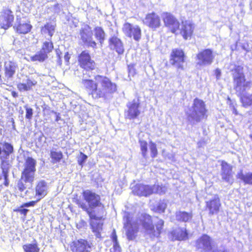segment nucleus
Wrapping results in <instances>:
<instances>
[{
	"label": "nucleus",
	"instance_id": "nucleus-1",
	"mask_svg": "<svg viewBox=\"0 0 252 252\" xmlns=\"http://www.w3.org/2000/svg\"><path fill=\"white\" fill-rule=\"evenodd\" d=\"M81 194L83 200L87 203L88 205L77 195L74 197L73 202L79 208L86 212L89 217V223L92 232L96 237L101 238L104 218L103 216L97 215L99 210L96 209L99 208L103 211L104 208L100 196L90 189L83 190Z\"/></svg>",
	"mask_w": 252,
	"mask_h": 252
},
{
	"label": "nucleus",
	"instance_id": "nucleus-2",
	"mask_svg": "<svg viewBox=\"0 0 252 252\" xmlns=\"http://www.w3.org/2000/svg\"><path fill=\"white\" fill-rule=\"evenodd\" d=\"M82 83L88 95L94 100H106L117 90V84L109 77L103 75L96 74L94 79H83Z\"/></svg>",
	"mask_w": 252,
	"mask_h": 252
},
{
	"label": "nucleus",
	"instance_id": "nucleus-3",
	"mask_svg": "<svg viewBox=\"0 0 252 252\" xmlns=\"http://www.w3.org/2000/svg\"><path fill=\"white\" fill-rule=\"evenodd\" d=\"M164 26L168 31L175 35L178 34L184 40H190L194 35L195 24L189 20L183 21L180 24L179 20L171 13L163 12L162 15Z\"/></svg>",
	"mask_w": 252,
	"mask_h": 252
},
{
	"label": "nucleus",
	"instance_id": "nucleus-4",
	"mask_svg": "<svg viewBox=\"0 0 252 252\" xmlns=\"http://www.w3.org/2000/svg\"><path fill=\"white\" fill-rule=\"evenodd\" d=\"M157 220L153 222L152 217L144 214L139 221L145 232L152 239L159 238L164 231V221L157 217Z\"/></svg>",
	"mask_w": 252,
	"mask_h": 252
},
{
	"label": "nucleus",
	"instance_id": "nucleus-5",
	"mask_svg": "<svg viewBox=\"0 0 252 252\" xmlns=\"http://www.w3.org/2000/svg\"><path fill=\"white\" fill-rule=\"evenodd\" d=\"M36 160L32 157H28L26 159L20 179L18 181L17 187L18 190L22 192L27 187L28 184L32 186L36 172Z\"/></svg>",
	"mask_w": 252,
	"mask_h": 252
},
{
	"label": "nucleus",
	"instance_id": "nucleus-6",
	"mask_svg": "<svg viewBox=\"0 0 252 252\" xmlns=\"http://www.w3.org/2000/svg\"><path fill=\"white\" fill-rule=\"evenodd\" d=\"M234 89L238 94L246 93L252 86V81L248 80L244 72V67L241 65H235L231 70Z\"/></svg>",
	"mask_w": 252,
	"mask_h": 252
},
{
	"label": "nucleus",
	"instance_id": "nucleus-7",
	"mask_svg": "<svg viewBox=\"0 0 252 252\" xmlns=\"http://www.w3.org/2000/svg\"><path fill=\"white\" fill-rule=\"evenodd\" d=\"M191 109V113H186L188 121L199 123L203 120L207 119L208 110L205 101L202 99L197 97L195 98L193 101Z\"/></svg>",
	"mask_w": 252,
	"mask_h": 252
},
{
	"label": "nucleus",
	"instance_id": "nucleus-8",
	"mask_svg": "<svg viewBox=\"0 0 252 252\" xmlns=\"http://www.w3.org/2000/svg\"><path fill=\"white\" fill-rule=\"evenodd\" d=\"M13 152V147L9 143L4 142L2 143L1 147L0 146V168L3 173V185L5 187H8L10 183L8 175L10 165L8 159L10 155Z\"/></svg>",
	"mask_w": 252,
	"mask_h": 252
},
{
	"label": "nucleus",
	"instance_id": "nucleus-9",
	"mask_svg": "<svg viewBox=\"0 0 252 252\" xmlns=\"http://www.w3.org/2000/svg\"><path fill=\"white\" fill-rule=\"evenodd\" d=\"M186 55L183 49L174 48L171 50L169 56V62L171 65L175 66L177 72L184 70V63L186 61Z\"/></svg>",
	"mask_w": 252,
	"mask_h": 252
},
{
	"label": "nucleus",
	"instance_id": "nucleus-10",
	"mask_svg": "<svg viewBox=\"0 0 252 252\" xmlns=\"http://www.w3.org/2000/svg\"><path fill=\"white\" fill-rule=\"evenodd\" d=\"M77 61L80 67L85 71H92L96 68V63L88 50H83L78 55Z\"/></svg>",
	"mask_w": 252,
	"mask_h": 252
},
{
	"label": "nucleus",
	"instance_id": "nucleus-11",
	"mask_svg": "<svg viewBox=\"0 0 252 252\" xmlns=\"http://www.w3.org/2000/svg\"><path fill=\"white\" fill-rule=\"evenodd\" d=\"M139 223L132 221L129 215L126 216V221L124 224V228L126 231V235L128 241L136 239L139 229Z\"/></svg>",
	"mask_w": 252,
	"mask_h": 252
},
{
	"label": "nucleus",
	"instance_id": "nucleus-12",
	"mask_svg": "<svg viewBox=\"0 0 252 252\" xmlns=\"http://www.w3.org/2000/svg\"><path fill=\"white\" fill-rule=\"evenodd\" d=\"M212 243L213 240L211 237L204 234L195 241V246L196 249L202 250L204 252H217V251L214 249Z\"/></svg>",
	"mask_w": 252,
	"mask_h": 252
},
{
	"label": "nucleus",
	"instance_id": "nucleus-13",
	"mask_svg": "<svg viewBox=\"0 0 252 252\" xmlns=\"http://www.w3.org/2000/svg\"><path fill=\"white\" fill-rule=\"evenodd\" d=\"M122 31L127 37L136 41H139L141 38L142 30L138 25L133 26L130 23L126 22L123 25Z\"/></svg>",
	"mask_w": 252,
	"mask_h": 252
},
{
	"label": "nucleus",
	"instance_id": "nucleus-14",
	"mask_svg": "<svg viewBox=\"0 0 252 252\" xmlns=\"http://www.w3.org/2000/svg\"><path fill=\"white\" fill-rule=\"evenodd\" d=\"M93 244L86 239H79L73 241L70 244L72 252H91Z\"/></svg>",
	"mask_w": 252,
	"mask_h": 252
},
{
	"label": "nucleus",
	"instance_id": "nucleus-15",
	"mask_svg": "<svg viewBox=\"0 0 252 252\" xmlns=\"http://www.w3.org/2000/svg\"><path fill=\"white\" fill-rule=\"evenodd\" d=\"M79 34L82 42L88 47L96 48L97 43L93 39V32L91 27L85 26L80 30Z\"/></svg>",
	"mask_w": 252,
	"mask_h": 252
},
{
	"label": "nucleus",
	"instance_id": "nucleus-16",
	"mask_svg": "<svg viewBox=\"0 0 252 252\" xmlns=\"http://www.w3.org/2000/svg\"><path fill=\"white\" fill-rule=\"evenodd\" d=\"M14 16L11 10L4 8L0 14V28L6 30L13 24Z\"/></svg>",
	"mask_w": 252,
	"mask_h": 252
},
{
	"label": "nucleus",
	"instance_id": "nucleus-17",
	"mask_svg": "<svg viewBox=\"0 0 252 252\" xmlns=\"http://www.w3.org/2000/svg\"><path fill=\"white\" fill-rule=\"evenodd\" d=\"M221 209V203L220 198L216 195L214 197L205 201V209L210 216L218 214Z\"/></svg>",
	"mask_w": 252,
	"mask_h": 252
},
{
	"label": "nucleus",
	"instance_id": "nucleus-18",
	"mask_svg": "<svg viewBox=\"0 0 252 252\" xmlns=\"http://www.w3.org/2000/svg\"><path fill=\"white\" fill-rule=\"evenodd\" d=\"M215 59L214 52L212 49L207 48L201 50L196 55V59L199 65L211 64Z\"/></svg>",
	"mask_w": 252,
	"mask_h": 252
},
{
	"label": "nucleus",
	"instance_id": "nucleus-19",
	"mask_svg": "<svg viewBox=\"0 0 252 252\" xmlns=\"http://www.w3.org/2000/svg\"><path fill=\"white\" fill-rule=\"evenodd\" d=\"M132 192L135 195L148 197L154 193V189L152 186L141 183L135 184L132 188Z\"/></svg>",
	"mask_w": 252,
	"mask_h": 252
},
{
	"label": "nucleus",
	"instance_id": "nucleus-20",
	"mask_svg": "<svg viewBox=\"0 0 252 252\" xmlns=\"http://www.w3.org/2000/svg\"><path fill=\"white\" fill-rule=\"evenodd\" d=\"M127 109L125 111V118L129 120L137 119L141 112L139 110L140 103L135 100L128 102L126 105Z\"/></svg>",
	"mask_w": 252,
	"mask_h": 252
},
{
	"label": "nucleus",
	"instance_id": "nucleus-21",
	"mask_svg": "<svg viewBox=\"0 0 252 252\" xmlns=\"http://www.w3.org/2000/svg\"><path fill=\"white\" fill-rule=\"evenodd\" d=\"M32 28L30 21H24L21 19H17L13 29L16 33L19 35H25L30 33Z\"/></svg>",
	"mask_w": 252,
	"mask_h": 252
},
{
	"label": "nucleus",
	"instance_id": "nucleus-22",
	"mask_svg": "<svg viewBox=\"0 0 252 252\" xmlns=\"http://www.w3.org/2000/svg\"><path fill=\"white\" fill-rule=\"evenodd\" d=\"M143 21L144 24L153 30L159 28L161 25L159 16L154 12L147 14Z\"/></svg>",
	"mask_w": 252,
	"mask_h": 252
},
{
	"label": "nucleus",
	"instance_id": "nucleus-23",
	"mask_svg": "<svg viewBox=\"0 0 252 252\" xmlns=\"http://www.w3.org/2000/svg\"><path fill=\"white\" fill-rule=\"evenodd\" d=\"M172 241H184L188 239V233L186 228L178 227L172 229L169 233Z\"/></svg>",
	"mask_w": 252,
	"mask_h": 252
},
{
	"label": "nucleus",
	"instance_id": "nucleus-24",
	"mask_svg": "<svg viewBox=\"0 0 252 252\" xmlns=\"http://www.w3.org/2000/svg\"><path fill=\"white\" fill-rule=\"evenodd\" d=\"M18 68L16 62L10 60L5 61L3 63V70L5 78L8 79L13 77Z\"/></svg>",
	"mask_w": 252,
	"mask_h": 252
},
{
	"label": "nucleus",
	"instance_id": "nucleus-25",
	"mask_svg": "<svg viewBox=\"0 0 252 252\" xmlns=\"http://www.w3.org/2000/svg\"><path fill=\"white\" fill-rule=\"evenodd\" d=\"M220 166L222 179L226 182H230L233 180L232 166L224 160L221 161Z\"/></svg>",
	"mask_w": 252,
	"mask_h": 252
},
{
	"label": "nucleus",
	"instance_id": "nucleus-26",
	"mask_svg": "<svg viewBox=\"0 0 252 252\" xmlns=\"http://www.w3.org/2000/svg\"><path fill=\"white\" fill-rule=\"evenodd\" d=\"M110 48L115 50L119 55H122L125 51L123 43L122 40L116 35H113L108 39Z\"/></svg>",
	"mask_w": 252,
	"mask_h": 252
},
{
	"label": "nucleus",
	"instance_id": "nucleus-27",
	"mask_svg": "<svg viewBox=\"0 0 252 252\" xmlns=\"http://www.w3.org/2000/svg\"><path fill=\"white\" fill-rule=\"evenodd\" d=\"M35 196L40 201L44 198L48 193V186L44 180L38 182L35 187Z\"/></svg>",
	"mask_w": 252,
	"mask_h": 252
},
{
	"label": "nucleus",
	"instance_id": "nucleus-28",
	"mask_svg": "<svg viewBox=\"0 0 252 252\" xmlns=\"http://www.w3.org/2000/svg\"><path fill=\"white\" fill-rule=\"evenodd\" d=\"M176 220L179 222H188L192 219V213L191 212L178 211L176 213Z\"/></svg>",
	"mask_w": 252,
	"mask_h": 252
},
{
	"label": "nucleus",
	"instance_id": "nucleus-29",
	"mask_svg": "<svg viewBox=\"0 0 252 252\" xmlns=\"http://www.w3.org/2000/svg\"><path fill=\"white\" fill-rule=\"evenodd\" d=\"M56 26L55 23H46L41 27L40 32L42 34H47L51 37L55 32Z\"/></svg>",
	"mask_w": 252,
	"mask_h": 252
},
{
	"label": "nucleus",
	"instance_id": "nucleus-30",
	"mask_svg": "<svg viewBox=\"0 0 252 252\" xmlns=\"http://www.w3.org/2000/svg\"><path fill=\"white\" fill-rule=\"evenodd\" d=\"M237 95L239 97L243 107H248L252 105V94H246V93H242L238 94Z\"/></svg>",
	"mask_w": 252,
	"mask_h": 252
},
{
	"label": "nucleus",
	"instance_id": "nucleus-31",
	"mask_svg": "<svg viewBox=\"0 0 252 252\" xmlns=\"http://www.w3.org/2000/svg\"><path fill=\"white\" fill-rule=\"evenodd\" d=\"M94 35L96 39L101 45L103 44L105 39V33L101 27H95L94 29Z\"/></svg>",
	"mask_w": 252,
	"mask_h": 252
},
{
	"label": "nucleus",
	"instance_id": "nucleus-32",
	"mask_svg": "<svg viewBox=\"0 0 252 252\" xmlns=\"http://www.w3.org/2000/svg\"><path fill=\"white\" fill-rule=\"evenodd\" d=\"M37 84L36 81H32L30 79H27L26 83H19L17 84V88L19 91H27L32 89Z\"/></svg>",
	"mask_w": 252,
	"mask_h": 252
},
{
	"label": "nucleus",
	"instance_id": "nucleus-33",
	"mask_svg": "<svg viewBox=\"0 0 252 252\" xmlns=\"http://www.w3.org/2000/svg\"><path fill=\"white\" fill-rule=\"evenodd\" d=\"M54 49V43L51 39H49L48 40L44 41L42 42L41 50L47 55L52 52Z\"/></svg>",
	"mask_w": 252,
	"mask_h": 252
},
{
	"label": "nucleus",
	"instance_id": "nucleus-34",
	"mask_svg": "<svg viewBox=\"0 0 252 252\" xmlns=\"http://www.w3.org/2000/svg\"><path fill=\"white\" fill-rule=\"evenodd\" d=\"M50 157L53 163L59 162L63 158V153L61 151L51 150L50 153Z\"/></svg>",
	"mask_w": 252,
	"mask_h": 252
},
{
	"label": "nucleus",
	"instance_id": "nucleus-35",
	"mask_svg": "<svg viewBox=\"0 0 252 252\" xmlns=\"http://www.w3.org/2000/svg\"><path fill=\"white\" fill-rule=\"evenodd\" d=\"M48 58V56L40 50L31 57V60L32 62L41 63L46 61Z\"/></svg>",
	"mask_w": 252,
	"mask_h": 252
},
{
	"label": "nucleus",
	"instance_id": "nucleus-36",
	"mask_svg": "<svg viewBox=\"0 0 252 252\" xmlns=\"http://www.w3.org/2000/svg\"><path fill=\"white\" fill-rule=\"evenodd\" d=\"M237 178L242 180L245 184L252 185V172L244 174L240 172L238 174Z\"/></svg>",
	"mask_w": 252,
	"mask_h": 252
},
{
	"label": "nucleus",
	"instance_id": "nucleus-37",
	"mask_svg": "<svg viewBox=\"0 0 252 252\" xmlns=\"http://www.w3.org/2000/svg\"><path fill=\"white\" fill-rule=\"evenodd\" d=\"M140 148L142 156L145 159L148 158V142L144 140H139Z\"/></svg>",
	"mask_w": 252,
	"mask_h": 252
},
{
	"label": "nucleus",
	"instance_id": "nucleus-38",
	"mask_svg": "<svg viewBox=\"0 0 252 252\" xmlns=\"http://www.w3.org/2000/svg\"><path fill=\"white\" fill-rule=\"evenodd\" d=\"M32 244H27L23 246L24 252H39L40 249L38 247L37 243L35 240Z\"/></svg>",
	"mask_w": 252,
	"mask_h": 252
},
{
	"label": "nucleus",
	"instance_id": "nucleus-39",
	"mask_svg": "<svg viewBox=\"0 0 252 252\" xmlns=\"http://www.w3.org/2000/svg\"><path fill=\"white\" fill-rule=\"evenodd\" d=\"M149 148L152 158H154L157 157L158 155V150L156 144L152 141H150L149 143Z\"/></svg>",
	"mask_w": 252,
	"mask_h": 252
},
{
	"label": "nucleus",
	"instance_id": "nucleus-40",
	"mask_svg": "<svg viewBox=\"0 0 252 252\" xmlns=\"http://www.w3.org/2000/svg\"><path fill=\"white\" fill-rule=\"evenodd\" d=\"M153 187L154 193L162 194L166 192V188L165 186L159 185H154L152 186Z\"/></svg>",
	"mask_w": 252,
	"mask_h": 252
},
{
	"label": "nucleus",
	"instance_id": "nucleus-41",
	"mask_svg": "<svg viewBox=\"0 0 252 252\" xmlns=\"http://www.w3.org/2000/svg\"><path fill=\"white\" fill-rule=\"evenodd\" d=\"M166 208L165 203L161 202L158 203L157 205L155 206L152 210L156 213H162L164 212Z\"/></svg>",
	"mask_w": 252,
	"mask_h": 252
},
{
	"label": "nucleus",
	"instance_id": "nucleus-42",
	"mask_svg": "<svg viewBox=\"0 0 252 252\" xmlns=\"http://www.w3.org/2000/svg\"><path fill=\"white\" fill-rule=\"evenodd\" d=\"M128 73L129 76H134L136 73V69L134 64H129L127 65Z\"/></svg>",
	"mask_w": 252,
	"mask_h": 252
},
{
	"label": "nucleus",
	"instance_id": "nucleus-43",
	"mask_svg": "<svg viewBox=\"0 0 252 252\" xmlns=\"http://www.w3.org/2000/svg\"><path fill=\"white\" fill-rule=\"evenodd\" d=\"M39 199H36L35 200H32L28 202L24 203L22 204L20 206V208H24V207H33L35 206L36 203L39 202Z\"/></svg>",
	"mask_w": 252,
	"mask_h": 252
},
{
	"label": "nucleus",
	"instance_id": "nucleus-44",
	"mask_svg": "<svg viewBox=\"0 0 252 252\" xmlns=\"http://www.w3.org/2000/svg\"><path fill=\"white\" fill-rule=\"evenodd\" d=\"M26 115L25 117L27 119L31 120L33 115V109L32 108L25 106Z\"/></svg>",
	"mask_w": 252,
	"mask_h": 252
},
{
	"label": "nucleus",
	"instance_id": "nucleus-45",
	"mask_svg": "<svg viewBox=\"0 0 252 252\" xmlns=\"http://www.w3.org/2000/svg\"><path fill=\"white\" fill-rule=\"evenodd\" d=\"M87 158V156L84 153L81 152L80 153V158L78 159V163L81 166H83L84 162Z\"/></svg>",
	"mask_w": 252,
	"mask_h": 252
},
{
	"label": "nucleus",
	"instance_id": "nucleus-46",
	"mask_svg": "<svg viewBox=\"0 0 252 252\" xmlns=\"http://www.w3.org/2000/svg\"><path fill=\"white\" fill-rule=\"evenodd\" d=\"M15 212L19 213L21 215L24 216V217H26L27 214L29 210L27 209L23 208H19L14 210Z\"/></svg>",
	"mask_w": 252,
	"mask_h": 252
},
{
	"label": "nucleus",
	"instance_id": "nucleus-47",
	"mask_svg": "<svg viewBox=\"0 0 252 252\" xmlns=\"http://www.w3.org/2000/svg\"><path fill=\"white\" fill-rule=\"evenodd\" d=\"M113 249V252H121V248L118 243V242L114 243Z\"/></svg>",
	"mask_w": 252,
	"mask_h": 252
},
{
	"label": "nucleus",
	"instance_id": "nucleus-48",
	"mask_svg": "<svg viewBox=\"0 0 252 252\" xmlns=\"http://www.w3.org/2000/svg\"><path fill=\"white\" fill-rule=\"evenodd\" d=\"M236 104H234L233 102L230 103V107H231L233 113L235 115H238V112L235 107Z\"/></svg>",
	"mask_w": 252,
	"mask_h": 252
},
{
	"label": "nucleus",
	"instance_id": "nucleus-49",
	"mask_svg": "<svg viewBox=\"0 0 252 252\" xmlns=\"http://www.w3.org/2000/svg\"><path fill=\"white\" fill-rule=\"evenodd\" d=\"M221 70L219 68H216L215 70V75L216 76V78L217 80H219L220 79V76H221Z\"/></svg>",
	"mask_w": 252,
	"mask_h": 252
},
{
	"label": "nucleus",
	"instance_id": "nucleus-50",
	"mask_svg": "<svg viewBox=\"0 0 252 252\" xmlns=\"http://www.w3.org/2000/svg\"><path fill=\"white\" fill-rule=\"evenodd\" d=\"M111 238L114 243L118 242L117 236L115 230L112 233Z\"/></svg>",
	"mask_w": 252,
	"mask_h": 252
},
{
	"label": "nucleus",
	"instance_id": "nucleus-51",
	"mask_svg": "<svg viewBox=\"0 0 252 252\" xmlns=\"http://www.w3.org/2000/svg\"><path fill=\"white\" fill-rule=\"evenodd\" d=\"M65 61L68 63L70 59V56L68 52H66L64 56Z\"/></svg>",
	"mask_w": 252,
	"mask_h": 252
},
{
	"label": "nucleus",
	"instance_id": "nucleus-52",
	"mask_svg": "<svg viewBox=\"0 0 252 252\" xmlns=\"http://www.w3.org/2000/svg\"><path fill=\"white\" fill-rule=\"evenodd\" d=\"M57 57L58 58V59L61 62L62 59V53L61 52H58L57 51L56 52Z\"/></svg>",
	"mask_w": 252,
	"mask_h": 252
},
{
	"label": "nucleus",
	"instance_id": "nucleus-53",
	"mask_svg": "<svg viewBox=\"0 0 252 252\" xmlns=\"http://www.w3.org/2000/svg\"><path fill=\"white\" fill-rule=\"evenodd\" d=\"M11 95L14 97H17L18 96L17 93L14 91L11 92Z\"/></svg>",
	"mask_w": 252,
	"mask_h": 252
},
{
	"label": "nucleus",
	"instance_id": "nucleus-54",
	"mask_svg": "<svg viewBox=\"0 0 252 252\" xmlns=\"http://www.w3.org/2000/svg\"><path fill=\"white\" fill-rule=\"evenodd\" d=\"M1 71V66L0 65V84H2V83Z\"/></svg>",
	"mask_w": 252,
	"mask_h": 252
},
{
	"label": "nucleus",
	"instance_id": "nucleus-55",
	"mask_svg": "<svg viewBox=\"0 0 252 252\" xmlns=\"http://www.w3.org/2000/svg\"><path fill=\"white\" fill-rule=\"evenodd\" d=\"M250 138H251L252 140V134L250 135Z\"/></svg>",
	"mask_w": 252,
	"mask_h": 252
},
{
	"label": "nucleus",
	"instance_id": "nucleus-56",
	"mask_svg": "<svg viewBox=\"0 0 252 252\" xmlns=\"http://www.w3.org/2000/svg\"><path fill=\"white\" fill-rule=\"evenodd\" d=\"M81 223L84 224V223H85V222L84 221H81Z\"/></svg>",
	"mask_w": 252,
	"mask_h": 252
},
{
	"label": "nucleus",
	"instance_id": "nucleus-57",
	"mask_svg": "<svg viewBox=\"0 0 252 252\" xmlns=\"http://www.w3.org/2000/svg\"><path fill=\"white\" fill-rule=\"evenodd\" d=\"M165 66H168V64H167V63H166V64H165Z\"/></svg>",
	"mask_w": 252,
	"mask_h": 252
}]
</instances>
